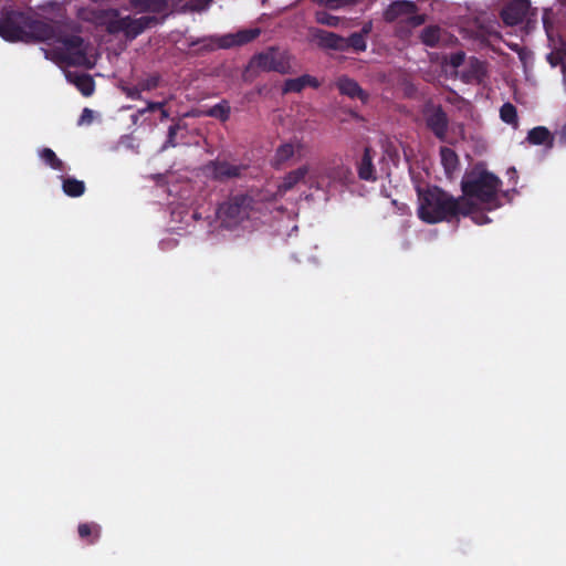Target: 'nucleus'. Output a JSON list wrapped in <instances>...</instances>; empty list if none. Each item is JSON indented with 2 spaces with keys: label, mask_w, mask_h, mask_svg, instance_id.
I'll list each match as a JSON object with an SVG mask.
<instances>
[{
  "label": "nucleus",
  "mask_w": 566,
  "mask_h": 566,
  "mask_svg": "<svg viewBox=\"0 0 566 566\" xmlns=\"http://www.w3.org/2000/svg\"><path fill=\"white\" fill-rule=\"evenodd\" d=\"M486 75L485 64L476 57H471L460 72V78L465 84H481Z\"/></svg>",
  "instance_id": "12"
},
{
  "label": "nucleus",
  "mask_w": 566,
  "mask_h": 566,
  "mask_svg": "<svg viewBox=\"0 0 566 566\" xmlns=\"http://www.w3.org/2000/svg\"><path fill=\"white\" fill-rule=\"evenodd\" d=\"M511 171H512L513 174H516L515 168H511Z\"/></svg>",
  "instance_id": "47"
},
{
  "label": "nucleus",
  "mask_w": 566,
  "mask_h": 566,
  "mask_svg": "<svg viewBox=\"0 0 566 566\" xmlns=\"http://www.w3.org/2000/svg\"><path fill=\"white\" fill-rule=\"evenodd\" d=\"M159 111H160V119L161 120L169 118V112L165 108V106L163 108H160Z\"/></svg>",
  "instance_id": "45"
},
{
  "label": "nucleus",
  "mask_w": 566,
  "mask_h": 566,
  "mask_svg": "<svg viewBox=\"0 0 566 566\" xmlns=\"http://www.w3.org/2000/svg\"><path fill=\"white\" fill-rule=\"evenodd\" d=\"M255 200L248 193L230 196L219 205L217 217L221 227L232 230L248 220L254 210Z\"/></svg>",
  "instance_id": "4"
},
{
  "label": "nucleus",
  "mask_w": 566,
  "mask_h": 566,
  "mask_svg": "<svg viewBox=\"0 0 566 566\" xmlns=\"http://www.w3.org/2000/svg\"><path fill=\"white\" fill-rule=\"evenodd\" d=\"M407 22L412 27H419L426 22V15L411 13L408 15Z\"/></svg>",
  "instance_id": "40"
},
{
  "label": "nucleus",
  "mask_w": 566,
  "mask_h": 566,
  "mask_svg": "<svg viewBox=\"0 0 566 566\" xmlns=\"http://www.w3.org/2000/svg\"><path fill=\"white\" fill-rule=\"evenodd\" d=\"M335 85L342 95L349 98H357L364 104L369 99V94L361 88L357 81L348 77L347 75L339 76Z\"/></svg>",
  "instance_id": "11"
},
{
  "label": "nucleus",
  "mask_w": 566,
  "mask_h": 566,
  "mask_svg": "<svg viewBox=\"0 0 566 566\" xmlns=\"http://www.w3.org/2000/svg\"><path fill=\"white\" fill-rule=\"evenodd\" d=\"M500 117L504 123L516 126L518 122L516 107L510 102L504 103L500 108Z\"/></svg>",
  "instance_id": "29"
},
{
  "label": "nucleus",
  "mask_w": 566,
  "mask_h": 566,
  "mask_svg": "<svg viewBox=\"0 0 566 566\" xmlns=\"http://www.w3.org/2000/svg\"><path fill=\"white\" fill-rule=\"evenodd\" d=\"M40 158L52 169L62 171L64 169L63 161L56 156L51 148H42L39 150Z\"/></svg>",
  "instance_id": "26"
},
{
  "label": "nucleus",
  "mask_w": 566,
  "mask_h": 566,
  "mask_svg": "<svg viewBox=\"0 0 566 566\" xmlns=\"http://www.w3.org/2000/svg\"><path fill=\"white\" fill-rule=\"evenodd\" d=\"M316 22L323 25L336 28L338 27L340 19L336 15H332L326 11H318L315 15Z\"/></svg>",
  "instance_id": "30"
},
{
  "label": "nucleus",
  "mask_w": 566,
  "mask_h": 566,
  "mask_svg": "<svg viewBox=\"0 0 566 566\" xmlns=\"http://www.w3.org/2000/svg\"><path fill=\"white\" fill-rule=\"evenodd\" d=\"M467 216H470L472 221L480 226L490 222L489 217L485 213H483L482 211H480L476 203H474V202H473L472 212L467 213Z\"/></svg>",
  "instance_id": "35"
},
{
  "label": "nucleus",
  "mask_w": 566,
  "mask_h": 566,
  "mask_svg": "<svg viewBox=\"0 0 566 566\" xmlns=\"http://www.w3.org/2000/svg\"><path fill=\"white\" fill-rule=\"evenodd\" d=\"M157 22L158 20L154 15H144L140 18L127 15L111 22L108 30L111 32H124L127 38L134 39Z\"/></svg>",
  "instance_id": "7"
},
{
  "label": "nucleus",
  "mask_w": 566,
  "mask_h": 566,
  "mask_svg": "<svg viewBox=\"0 0 566 566\" xmlns=\"http://www.w3.org/2000/svg\"><path fill=\"white\" fill-rule=\"evenodd\" d=\"M124 93L130 99H142L143 91L139 88L138 83L130 87H124Z\"/></svg>",
  "instance_id": "39"
},
{
  "label": "nucleus",
  "mask_w": 566,
  "mask_h": 566,
  "mask_svg": "<svg viewBox=\"0 0 566 566\" xmlns=\"http://www.w3.org/2000/svg\"><path fill=\"white\" fill-rule=\"evenodd\" d=\"M67 80L72 82L76 88L86 97L91 96L94 93L95 82L90 74H77V73H67Z\"/></svg>",
  "instance_id": "19"
},
{
  "label": "nucleus",
  "mask_w": 566,
  "mask_h": 566,
  "mask_svg": "<svg viewBox=\"0 0 566 566\" xmlns=\"http://www.w3.org/2000/svg\"><path fill=\"white\" fill-rule=\"evenodd\" d=\"M560 69H562V72H563L564 74H566V53L564 54V61H563V63H562Z\"/></svg>",
  "instance_id": "46"
},
{
  "label": "nucleus",
  "mask_w": 566,
  "mask_h": 566,
  "mask_svg": "<svg viewBox=\"0 0 566 566\" xmlns=\"http://www.w3.org/2000/svg\"><path fill=\"white\" fill-rule=\"evenodd\" d=\"M558 143L560 145H566V123L563 125V127L558 132Z\"/></svg>",
  "instance_id": "43"
},
{
  "label": "nucleus",
  "mask_w": 566,
  "mask_h": 566,
  "mask_svg": "<svg viewBox=\"0 0 566 566\" xmlns=\"http://www.w3.org/2000/svg\"><path fill=\"white\" fill-rule=\"evenodd\" d=\"M312 35L321 49L342 52L345 51V38L342 35L323 29H314L312 31Z\"/></svg>",
  "instance_id": "10"
},
{
  "label": "nucleus",
  "mask_w": 566,
  "mask_h": 566,
  "mask_svg": "<svg viewBox=\"0 0 566 566\" xmlns=\"http://www.w3.org/2000/svg\"><path fill=\"white\" fill-rule=\"evenodd\" d=\"M465 53L463 51L454 52L450 55L449 63L452 67H459L464 63Z\"/></svg>",
  "instance_id": "38"
},
{
  "label": "nucleus",
  "mask_w": 566,
  "mask_h": 566,
  "mask_svg": "<svg viewBox=\"0 0 566 566\" xmlns=\"http://www.w3.org/2000/svg\"><path fill=\"white\" fill-rule=\"evenodd\" d=\"M370 31H371V23L368 22V23L364 24V27L361 28V30L358 33H364V38L366 39L367 34Z\"/></svg>",
  "instance_id": "44"
},
{
  "label": "nucleus",
  "mask_w": 566,
  "mask_h": 566,
  "mask_svg": "<svg viewBox=\"0 0 566 566\" xmlns=\"http://www.w3.org/2000/svg\"><path fill=\"white\" fill-rule=\"evenodd\" d=\"M62 189L66 196L75 198L85 192V184L73 177H66L63 179Z\"/></svg>",
  "instance_id": "24"
},
{
  "label": "nucleus",
  "mask_w": 566,
  "mask_h": 566,
  "mask_svg": "<svg viewBox=\"0 0 566 566\" xmlns=\"http://www.w3.org/2000/svg\"><path fill=\"white\" fill-rule=\"evenodd\" d=\"M422 115L427 128L441 142L447 137L449 117L441 105L427 102L422 107Z\"/></svg>",
  "instance_id": "6"
},
{
  "label": "nucleus",
  "mask_w": 566,
  "mask_h": 566,
  "mask_svg": "<svg viewBox=\"0 0 566 566\" xmlns=\"http://www.w3.org/2000/svg\"><path fill=\"white\" fill-rule=\"evenodd\" d=\"M76 23L43 21L14 10L0 11V36L9 42L61 43L60 59L71 66H81L86 62L84 40L77 33Z\"/></svg>",
  "instance_id": "1"
},
{
  "label": "nucleus",
  "mask_w": 566,
  "mask_h": 566,
  "mask_svg": "<svg viewBox=\"0 0 566 566\" xmlns=\"http://www.w3.org/2000/svg\"><path fill=\"white\" fill-rule=\"evenodd\" d=\"M526 140L531 145H543L547 148H552L554 145V136L545 126H536L532 128L527 134Z\"/></svg>",
  "instance_id": "18"
},
{
  "label": "nucleus",
  "mask_w": 566,
  "mask_h": 566,
  "mask_svg": "<svg viewBox=\"0 0 566 566\" xmlns=\"http://www.w3.org/2000/svg\"><path fill=\"white\" fill-rule=\"evenodd\" d=\"M357 0H316L319 6H324L328 9H338L340 7H345L352 3H355Z\"/></svg>",
  "instance_id": "36"
},
{
  "label": "nucleus",
  "mask_w": 566,
  "mask_h": 566,
  "mask_svg": "<svg viewBox=\"0 0 566 566\" xmlns=\"http://www.w3.org/2000/svg\"><path fill=\"white\" fill-rule=\"evenodd\" d=\"M345 51L353 49L355 52H364L367 49V42L364 38V33H352L348 38H345Z\"/></svg>",
  "instance_id": "27"
},
{
  "label": "nucleus",
  "mask_w": 566,
  "mask_h": 566,
  "mask_svg": "<svg viewBox=\"0 0 566 566\" xmlns=\"http://www.w3.org/2000/svg\"><path fill=\"white\" fill-rule=\"evenodd\" d=\"M260 35L259 29H249L237 32L235 34H227L218 40V46L229 49L235 45L247 44Z\"/></svg>",
  "instance_id": "13"
},
{
  "label": "nucleus",
  "mask_w": 566,
  "mask_h": 566,
  "mask_svg": "<svg viewBox=\"0 0 566 566\" xmlns=\"http://www.w3.org/2000/svg\"><path fill=\"white\" fill-rule=\"evenodd\" d=\"M93 118V112L90 108H84L80 118V123H91Z\"/></svg>",
  "instance_id": "42"
},
{
  "label": "nucleus",
  "mask_w": 566,
  "mask_h": 566,
  "mask_svg": "<svg viewBox=\"0 0 566 566\" xmlns=\"http://www.w3.org/2000/svg\"><path fill=\"white\" fill-rule=\"evenodd\" d=\"M423 44L434 48L440 41V28L437 25L426 27L420 35Z\"/></svg>",
  "instance_id": "28"
},
{
  "label": "nucleus",
  "mask_w": 566,
  "mask_h": 566,
  "mask_svg": "<svg viewBox=\"0 0 566 566\" xmlns=\"http://www.w3.org/2000/svg\"><path fill=\"white\" fill-rule=\"evenodd\" d=\"M77 533L81 539L85 541L88 545L95 544L102 533V527L97 523H81L77 527Z\"/></svg>",
  "instance_id": "21"
},
{
  "label": "nucleus",
  "mask_w": 566,
  "mask_h": 566,
  "mask_svg": "<svg viewBox=\"0 0 566 566\" xmlns=\"http://www.w3.org/2000/svg\"><path fill=\"white\" fill-rule=\"evenodd\" d=\"M375 150L370 147H365L364 153L359 161L357 163V174L361 180L376 181L377 171L373 163Z\"/></svg>",
  "instance_id": "15"
},
{
  "label": "nucleus",
  "mask_w": 566,
  "mask_h": 566,
  "mask_svg": "<svg viewBox=\"0 0 566 566\" xmlns=\"http://www.w3.org/2000/svg\"><path fill=\"white\" fill-rule=\"evenodd\" d=\"M531 8L530 0H511L501 11V19L506 25H517L523 22Z\"/></svg>",
  "instance_id": "9"
},
{
  "label": "nucleus",
  "mask_w": 566,
  "mask_h": 566,
  "mask_svg": "<svg viewBox=\"0 0 566 566\" xmlns=\"http://www.w3.org/2000/svg\"><path fill=\"white\" fill-rule=\"evenodd\" d=\"M307 174V166H301L297 169L287 172L284 176L282 182L279 185L277 192L280 195H284L287 191L292 190L298 182L304 180Z\"/></svg>",
  "instance_id": "17"
},
{
  "label": "nucleus",
  "mask_w": 566,
  "mask_h": 566,
  "mask_svg": "<svg viewBox=\"0 0 566 566\" xmlns=\"http://www.w3.org/2000/svg\"><path fill=\"white\" fill-rule=\"evenodd\" d=\"M250 65L263 72L291 73L290 55L274 48L255 54L251 59Z\"/></svg>",
  "instance_id": "5"
},
{
  "label": "nucleus",
  "mask_w": 566,
  "mask_h": 566,
  "mask_svg": "<svg viewBox=\"0 0 566 566\" xmlns=\"http://www.w3.org/2000/svg\"><path fill=\"white\" fill-rule=\"evenodd\" d=\"M418 10L417 4L413 1L408 0H396L392 1L384 12V19L387 22H394L398 18L416 13Z\"/></svg>",
  "instance_id": "14"
},
{
  "label": "nucleus",
  "mask_w": 566,
  "mask_h": 566,
  "mask_svg": "<svg viewBox=\"0 0 566 566\" xmlns=\"http://www.w3.org/2000/svg\"><path fill=\"white\" fill-rule=\"evenodd\" d=\"M350 176H352L350 169L343 165L338 166L329 174L331 179L339 180V181L346 180Z\"/></svg>",
  "instance_id": "34"
},
{
  "label": "nucleus",
  "mask_w": 566,
  "mask_h": 566,
  "mask_svg": "<svg viewBox=\"0 0 566 566\" xmlns=\"http://www.w3.org/2000/svg\"><path fill=\"white\" fill-rule=\"evenodd\" d=\"M501 180L489 171L467 172L461 181L463 197L471 200L475 198L489 206V209L499 207L497 191Z\"/></svg>",
  "instance_id": "3"
},
{
  "label": "nucleus",
  "mask_w": 566,
  "mask_h": 566,
  "mask_svg": "<svg viewBox=\"0 0 566 566\" xmlns=\"http://www.w3.org/2000/svg\"><path fill=\"white\" fill-rule=\"evenodd\" d=\"M321 85L319 81L308 74L301 75L296 78H287L284 82L283 85V93H300L302 92L306 86L318 88Z\"/></svg>",
  "instance_id": "16"
},
{
  "label": "nucleus",
  "mask_w": 566,
  "mask_h": 566,
  "mask_svg": "<svg viewBox=\"0 0 566 566\" xmlns=\"http://www.w3.org/2000/svg\"><path fill=\"white\" fill-rule=\"evenodd\" d=\"M296 146L292 143H284L280 145L273 158V166L279 167L291 159L295 154Z\"/></svg>",
  "instance_id": "23"
},
{
  "label": "nucleus",
  "mask_w": 566,
  "mask_h": 566,
  "mask_svg": "<svg viewBox=\"0 0 566 566\" xmlns=\"http://www.w3.org/2000/svg\"><path fill=\"white\" fill-rule=\"evenodd\" d=\"M440 158L446 175L451 177L457 171L459 166V157L457 153L453 149L443 146L440 148Z\"/></svg>",
  "instance_id": "22"
},
{
  "label": "nucleus",
  "mask_w": 566,
  "mask_h": 566,
  "mask_svg": "<svg viewBox=\"0 0 566 566\" xmlns=\"http://www.w3.org/2000/svg\"><path fill=\"white\" fill-rule=\"evenodd\" d=\"M552 14V9H545L542 17L543 28L549 39L552 38L553 31Z\"/></svg>",
  "instance_id": "37"
},
{
  "label": "nucleus",
  "mask_w": 566,
  "mask_h": 566,
  "mask_svg": "<svg viewBox=\"0 0 566 566\" xmlns=\"http://www.w3.org/2000/svg\"><path fill=\"white\" fill-rule=\"evenodd\" d=\"M130 6L140 11L149 13H163L168 9L167 0H129Z\"/></svg>",
  "instance_id": "20"
},
{
  "label": "nucleus",
  "mask_w": 566,
  "mask_h": 566,
  "mask_svg": "<svg viewBox=\"0 0 566 566\" xmlns=\"http://www.w3.org/2000/svg\"><path fill=\"white\" fill-rule=\"evenodd\" d=\"M180 128H181V125L179 123H176V124L169 126L167 139H166L165 144L163 145V150L177 146L176 136H177V133L180 130Z\"/></svg>",
  "instance_id": "32"
},
{
  "label": "nucleus",
  "mask_w": 566,
  "mask_h": 566,
  "mask_svg": "<svg viewBox=\"0 0 566 566\" xmlns=\"http://www.w3.org/2000/svg\"><path fill=\"white\" fill-rule=\"evenodd\" d=\"M244 169V165H232L227 160L219 159L210 160L203 167L207 176L221 182L241 177Z\"/></svg>",
  "instance_id": "8"
},
{
  "label": "nucleus",
  "mask_w": 566,
  "mask_h": 566,
  "mask_svg": "<svg viewBox=\"0 0 566 566\" xmlns=\"http://www.w3.org/2000/svg\"><path fill=\"white\" fill-rule=\"evenodd\" d=\"M566 49H556L547 55V62L553 66H562Z\"/></svg>",
  "instance_id": "33"
},
{
  "label": "nucleus",
  "mask_w": 566,
  "mask_h": 566,
  "mask_svg": "<svg viewBox=\"0 0 566 566\" xmlns=\"http://www.w3.org/2000/svg\"><path fill=\"white\" fill-rule=\"evenodd\" d=\"M160 80V75L158 73H155L147 76L146 78L140 80L138 82V85L143 92L153 91L159 86Z\"/></svg>",
  "instance_id": "31"
},
{
  "label": "nucleus",
  "mask_w": 566,
  "mask_h": 566,
  "mask_svg": "<svg viewBox=\"0 0 566 566\" xmlns=\"http://www.w3.org/2000/svg\"><path fill=\"white\" fill-rule=\"evenodd\" d=\"M231 114V107L229 105V102L226 99H222L220 103L211 106L209 109L206 111V115L217 118L222 123H226L229 120Z\"/></svg>",
  "instance_id": "25"
},
{
  "label": "nucleus",
  "mask_w": 566,
  "mask_h": 566,
  "mask_svg": "<svg viewBox=\"0 0 566 566\" xmlns=\"http://www.w3.org/2000/svg\"><path fill=\"white\" fill-rule=\"evenodd\" d=\"M165 104H166L165 102H148L147 106L139 111V114L143 115L146 112L159 111L160 108H163L165 106Z\"/></svg>",
  "instance_id": "41"
},
{
  "label": "nucleus",
  "mask_w": 566,
  "mask_h": 566,
  "mask_svg": "<svg viewBox=\"0 0 566 566\" xmlns=\"http://www.w3.org/2000/svg\"><path fill=\"white\" fill-rule=\"evenodd\" d=\"M419 218L427 223L449 221L459 216L467 217L472 212L473 201L464 197L453 198L439 187L428 188L419 196Z\"/></svg>",
  "instance_id": "2"
}]
</instances>
